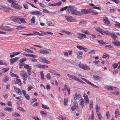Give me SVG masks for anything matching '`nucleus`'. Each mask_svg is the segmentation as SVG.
Returning a JSON list of instances; mask_svg holds the SVG:
<instances>
[{"mask_svg": "<svg viewBox=\"0 0 120 120\" xmlns=\"http://www.w3.org/2000/svg\"><path fill=\"white\" fill-rule=\"evenodd\" d=\"M20 75L24 81H25L27 79L28 76L26 72L23 70L21 71L20 72Z\"/></svg>", "mask_w": 120, "mask_h": 120, "instance_id": "1", "label": "nucleus"}, {"mask_svg": "<svg viewBox=\"0 0 120 120\" xmlns=\"http://www.w3.org/2000/svg\"><path fill=\"white\" fill-rule=\"evenodd\" d=\"M71 11V14L74 15H80V12L76 10V8L75 7H74V8H73Z\"/></svg>", "mask_w": 120, "mask_h": 120, "instance_id": "2", "label": "nucleus"}, {"mask_svg": "<svg viewBox=\"0 0 120 120\" xmlns=\"http://www.w3.org/2000/svg\"><path fill=\"white\" fill-rule=\"evenodd\" d=\"M11 8L17 9H20L22 8V7L19 5L18 3L14 2L11 4Z\"/></svg>", "mask_w": 120, "mask_h": 120, "instance_id": "3", "label": "nucleus"}, {"mask_svg": "<svg viewBox=\"0 0 120 120\" xmlns=\"http://www.w3.org/2000/svg\"><path fill=\"white\" fill-rule=\"evenodd\" d=\"M65 18L67 21L68 22H76V20L73 17L68 16H65Z\"/></svg>", "mask_w": 120, "mask_h": 120, "instance_id": "4", "label": "nucleus"}, {"mask_svg": "<svg viewBox=\"0 0 120 120\" xmlns=\"http://www.w3.org/2000/svg\"><path fill=\"white\" fill-rule=\"evenodd\" d=\"M81 79L85 81L86 83H87L88 84H89L90 85H91V86H92L94 87L95 88H99V87L98 86L94 85V84H93L92 83H91V82L88 81L86 79H85L83 78H81Z\"/></svg>", "mask_w": 120, "mask_h": 120, "instance_id": "5", "label": "nucleus"}, {"mask_svg": "<svg viewBox=\"0 0 120 120\" xmlns=\"http://www.w3.org/2000/svg\"><path fill=\"white\" fill-rule=\"evenodd\" d=\"M49 72L52 74L55 75H58L59 77L61 75L59 74L55 71L52 69H50L49 71Z\"/></svg>", "mask_w": 120, "mask_h": 120, "instance_id": "6", "label": "nucleus"}, {"mask_svg": "<svg viewBox=\"0 0 120 120\" xmlns=\"http://www.w3.org/2000/svg\"><path fill=\"white\" fill-rule=\"evenodd\" d=\"M79 98L80 99V100H79V104L82 108H83L84 103V100L80 96Z\"/></svg>", "mask_w": 120, "mask_h": 120, "instance_id": "7", "label": "nucleus"}, {"mask_svg": "<svg viewBox=\"0 0 120 120\" xmlns=\"http://www.w3.org/2000/svg\"><path fill=\"white\" fill-rule=\"evenodd\" d=\"M0 29L5 31H10L11 30V28L8 26H5L4 28L2 27H0Z\"/></svg>", "mask_w": 120, "mask_h": 120, "instance_id": "8", "label": "nucleus"}, {"mask_svg": "<svg viewBox=\"0 0 120 120\" xmlns=\"http://www.w3.org/2000/svg\"><path fill=\"white\" fill-rule=\"evenodd\" d=\"M106 87L107 88L110 90H118V88L116 87L112 86H106Z\"/></svg>", "mask_w": 120, "mask_h": 120, "instance_id": "9", "label": "nucleus"}, {"mask_svg": "<svg viewBox=\"0 0 120 120\" xmlns=\"http://www.w3.org/2000/svg\"><path fill=\"white\" fill-rule=\"evenodd\" d=\"M83 97H84L85 102L86 103V105L89 103V99L88 98V95H86L85 96V94H83Z\"/></svg>", "mask_w": 120, "mask_h": 120, "instance_id": "10", "label": "nucleus"}, {"mask_svg": "<svg viewBox=\"0 0 120 120\" xmlns=\"http://www.w3.org/2000/svg\"><path fill=\"white\" fill-rule=\"evenodd\" d=\"M14 89L16 92L19 95H21L22 94L19 88L15 86H14Z\"/></svg>", "mask_w": 120, "mask_h": 120, "instance_id": "11", "label": "nucleus"}, {"mask_svg": "<svg viewBox=\"0 0 120 120\" xmlns=\"http://www.w3.org/2000/svg\"><path fill=\"white\" fill-rule=\"evenodd\" d=\"M103 21L106 24V25H109L110 24L109 21L107 17L106 16L104 18Z\"/></svg>", "mask_w": 120, "mask_h": 120, "instance_id": "12", "label": "nucleus"}, {"mask_svg": "<svg viewBox=\"0 0 120 120\" xmlns=\"http://www.w3.org/2000/svg\"><path fill=\"white\" fill-rule=\"evenodd\" d=\"M94 28L98 32L100 33L101 34H104L102 30L99 27H95Z\"/></svg>", "mask_w": 120, "mask_h": 120, "instance_id": "13", "label": "nucleus"}, {"mask_svg": "<svg viewBox=\"0 0 120 120\" xmlns=\"http://www.w3.org/2000/svg\"><path fill=\"white\" fill-rule=\"evenodd\" d=\"M93 77L94 79L96 80L101 81L102 80V78L101 77L97 75H94Z\"/></svg>", "mask_w": 120, "mask_h": 120, "instance_id": "14", "label": "nucleus"}, {"mask_svg": "<svg viewBox=\"0 0 120 120\" xmlns=\"http://www.w3.org/2000/svg\"><path fill=\"white\" fill-rule=\"evenodd\" d=\"M19 59V58L17 57H16L14 58L11 59L10 60L11 63L12 64H13L14 62H16Z\"/></svg>", "mask_w": 120, "mask_h": 120, "instance_id": "15", "label": "nucleus"}, {"mask_svg": "<svg viewBox=\"0 0 120 120\" xmlns=\"http://www.w3.org/2000/svg\"><path fill=\"white\" fill-rule=\"evenodd\" d=\"M39 59H40V61L41 62H42L44 63L47 64H49L50 63V62L49 61L46 60L45 58L43 59L41 58H39Z\"/></svg>", "mask_w": 120, "mask_h": 120, "instance_id": "16", "label": "nucleus"}, {"mask_svg": "<svg viewBox=\"0 0 120 120\" xmlns=\"http://www.w3.org/2000/svg\"><path fill=\"white\" fill-rule=\"evenodd\" d=\"M67 76L69 78L75 80H78L77 78L75 76L72 75H71L68 74H67Z\"/></svg>", "mask_w": 120, "mask_h": 120, "instance_id": "17", "label": "nucleus"}, {"mask_svg": "<svg viewBox=\"0 0 120 120\" xmlns=\"http://www.w3.org/2000/svg\"><path fill=\"white\" fill-rule=\"evenodd\" d=\"M80 97H81L80 95L78 94L77 93L75 94L74 96V100H80V99L79 97H80Z\"/></svg>", "mask_w": 120, "mask_h": 120, "instance_id": "18", "label": "nucleus"}, {"mask_svg": "<svg viewBox=\"0 0 120 120\" xmlns=\"http://www.w3.org/2000/svg\"><path fill=\"white\" fill-rule=\"evenodd\" d=\"M30 14H33V15H41V13L39 11H34L31 12L30 13Z\"/></svg>", "mask_w": 120, "mask_h": 120, "instance_id": "19", "label": "nucleus"}, {"mask_svg": "<svg viewBox=\"0 0 120 120\" xmlns=\"http://www.w3.org/2000/svg\"><path fill=\"white\" fill-rule=\"evenodd\" d=\"M39 52L43 54H47L49 53V52L48 51L42 49L39 50Z\"/></svg>", "mask_w": 120, "mask_h": 120, "instance_id": "20", "label": "nucleus"}, {"mask_svg": "<svg viewBox=\"0 0 120 120\" xmlns=\"http://www.w3.org/2000/svg\"><path fill=\"white\" fill-rule=\"evenodd\" d=\"M115 115L116 118L118 117L120 115L119 111L118 109H117L115 111Z\"/></svg>", "mask_w": 120, "mask_h": 120, "instance_id": "21", "label": "nucleus"}, {"mask_svg": "<svg viewBox=\"0 0 120 120\" xmlns=\"http://www.w3.org/2000/svg\"><path fill=\"white\" fill-rule=\"evenodd\" d=\"M4 110L6 111H8L9 112H11L13 111V109L12 108H11L10 107H5L4 109Z\"/></svg>", "mask_w": 120, "mask_h": 120, "instance_id": "22", "label": "nucleus"}, {"mask_svg": "<svg viewBox=\"0 0 120 120\" xmlns=\"http://www.w3.org/2000/svg\"><path fill=\"white\" fill-rule=\"evenodd\" d=\"M110 35L111 36V38L114 40H116L117 38L116 36L114 33H111Z\"/></svg>", "mask_w": 120, "mask_h": 120, "instance_id": "23", "label": "nucleus"}, {"mask_svg": "<svg viewBox=\"0 0 120 120\" xmlns=\"http://www.w3.org/2000/svg\"><path fill=\"white\" fill-rule=\"evenodd\" d=\"M67 8H66L68 12L71 11V10L73 9V8H74V7L71 6H66Z\"/></svg>", "mask_w": 120, "mask_h": 120, "instance_id": "24", "label": "nucleus"}, {"mask_svg": "<svg viewBox=\"0 0 120 120\" xmlns=\"http://www.w3.org/2000/svg\"><path fill=\"white\" fill-rule=\"evenodd\" d=\"M90 67L86 64H84V67L82 68L83 69L85 70H89L90 69Z\"/></svg>", "mask_w": 120, "mask_h": 120, "instance_id": "25", "label": "nucleus"}, {"mask_svg": "<svg viewBox=\"0 0 120 120\" xmlns=\"http://www.w3.org/2000/svg\"><path fill=\"white\" fill-rule=\"evenodd\" d=\"M81 11L82 13L84 14H87L88 13V10L87 9H82Z\"/></svg>", "mask_w": 120, "mask_h": 120, "instance_id": "26", "label": "nucleus"}, {"mask_svg": "<svg viewBox=\"0 0 120 120\" xmlns=\"http://www.w3.org/2000/svg\"><path fill=\"white\" fill-rule=\"evenodd\" d=\"M0 9L5 11H6L8 9V8L7 7L2 6H1Z\"/></svg>", "mask_w": 120, "mask_h": 120, "instance_id": "27", "label": "nucleus"}, {"mask_svg": "<svg viewBox=\"0 0 120 120\" xmlns=\"http://www.w3.org/2000/svg\"><path fill=\"white\" fill-rule=\"evenodd\" d=\"M112 43L116 46H120V42L119 41L113 42Z\"/></svg>", "mask_w": 120, "mask_h": 120, "instance_id": "28", "label": "nucleus"}, {"mask_svg": "<svg viewBox=\"0 0 120 120\" xmlns=\"http://www.w3.org/2000/svg\"><path fill=\"white\" fill-rule=\"evenodd\" d=\"M41 76V78L43 80L44 79V76L43 72L42 71H41L40 72Z\"/></svg>", "mask_w": 120, "mask_h": 120, "instance_id": "29", "label": "nucleus"}, {"mask_svg": "<svg viewBox=\"0 0 120 120\" xmlns=\"http://www.w3.org/2000/svg\"><path fill=\"white\" fill-rule=\"evenodd\" d=\"M33 32L34 33V36L35 35H39L40 36H43V35L41 34L39 32L35 31H33Z\"/></svg>", "mask_w": 120, "mask_h": 120, "instance_id": "30", "label": "nucleus"}, {"mask_svg": "<svg viewBox=\"0 0 120 120\" xmlns=\"http://www.w3.org/2000/svg\"><path fill=\"white\" fill-rule=\"evenodd\" d=\"M81 31L82 32L85 34L87 35L90 34V33L87 30H82Z\"/></svg>", "mask_w": 120, "mask_h": 120, "instance_id": "31", "label": "nucleus"}, {"mask_svg": "<svg viewBox=\"0 0 120 120\" xmlns=\"http://www.w3.org/2000/svg\"><path fill=\"white\" fill-rule=\"evenodd\" d=\"M1 70L3 72H5L8 71L9 68H2Z\"/></svg>", "mask_w": 120, "mask_h": 120, "instance_id": "32", "label": "nucleus"}, {"mask_svg": "<svg viewBox=\"0 0 120 120\" xmlns=\"http://www.w3.org/2000/svg\"><path fill=\"white\" fill-rule=\"evenodd\" d=\"M93 107V102L92 101H90L89 103V109L90 110H91L92 109Z\"/></svg>", "mask_w": 120, "mask_h": 120, "instance_id": "33", "label": "nucleus"}, {"mask_svg": "<svg viewBox=\"0 0 120 120\" xmlns=\"http://www.w3.org/2000/svg\"><path fill=\"white\" fill-rule=\"evenodd\" d=\"M104 34H102V35H104L105 34L106 35H110L111 33L107 30L105 31L104 32L103 31Z\"/></svg>", "mask_w": 120, "mask_h": 120, "instance_id": "34", "label": "nucleus"}, {"mask_svg": "<svg viewBox=\"0 0 120 120\" xmlns=\"http://www.w3.org/2000/svg\"><path fill=\"white\" fill-rule=\"evenodd\" d=\"M97 41L100 45L102 44V45H104L106 44V42H104L103 40H97Z\"/></svg>", "mask_w": 120, "mask_h": 120, "instance_id": "35", "label": "nucleus"}, {"mask_svg": "<svg viewBox=\"0 0 120 120\" xmlns=\"http://www.w3.org/2000/svg\"><path fill=\"white\" fill-rule=\"evenodd\" d=\"M100 109V107L98 105H96L95 106V109L97 113H99V112Z\"/></svg>", "mask_w": 120, "mask_h": 120, "instance_id": "36", "label": "nucleus"}, {"mask_svg": "<svg viewBox=\"0 0 120 120\" xmlns=\"http://www.w3.org/2000/svg\"><path fill=\"white\" fill-rule=\"evenodd\" d=\"M16 80L17 83L19 85L21 86V85L22 83L20 80L16 78Z\"/></svg>", "mask_w": 120, "mask_h": 120, "instance_id": "37", "label": "nucleus"}, {"mask_svg": "<svg viewBox=\"0 0 120 120\" xmlns=\"http://www.w3.org/2000/svg\"><path fill=\"white\" fill-rule=\"evenodd\" d=\"M102 58H107L108 59L109 58V56L108 55L106 54L105 53H104L102 56Z\"/></svg>", "mask_w": 120, "mask_h": 120, "instance_id": "38", "label": "nucleus"}, {"mask_svg": "<svg viewBox=\"0 0 120 120\" xmlns=\"http://www.w3.org/2000/svg\"><path fill=\"white\" fill-rule=\"evenodd\" d=\"M95 52V50L93 49L90 50L88 52V54H94Z\"/></svg>", "mask_w": 120, "mask_h": 120, "instance_id": "39", "label": "nucleus"}, {"mask_svg": "<svg viewBox=\"0 0 120 120\" xmlns=\"http://www.w3.org/2000/svg\"><path fill=\"white\" fill-rule=\"evenodd\" d=\"M13 116L18 117L20 116V115L16 112L13 113L12 115Z\"/></svg>", "mask_w": 120, "mask_h": 120, "instance_id": "40", "label": "nucleus"}, {"mask_svg": "<svg viewBox=\"0 0 120 120\" xmlns=\"http://www.w3.org/2000/svg\"><path fill=\"white\" fill-rule=\"evenodd\" d=\"M42 107L45 109H49V107L45 105L42 104Z\"/></svg>", "mask_w": 120, "mask_h": 120, "instance_id": "41", "label": "nucleus"}, {"mask_svg": "<svg viewBox=\"0 0 120 120\" xmlns=\"http://www.w3.org/2000/svg\"><path fill=\"white\" fill-rule=\"evenodd\" d=\"M62 31L63 32H64L67 35H70L71 34V33L70 32L67 31H65V30H62Z\"/></svg>", "mask_w": 120, "mask_h": 120, "instance_id": "42", "label": "nucleus"}, {"mask_svg": "<svg viewBox=\"0 0 120 120\" xmlns=\"http://www.w3.org/2000/svg\"><path fill=\"white\" fill-rule=\"evenodd\" d=\"M23 50L24 51H26L28 52L33 53V52L31 51V50L28 49H23Z\"/></svg>", "mask_w": 120, "mask_h": 120, "instance_id": "43", "label": "nucleus"}, {"mask_svg": "<svg viewBox=\"0 0 120 120\" xmlns=\"http://www.w3.org/2000/svg\"><path fill=\"white\" fill-rule=\"evenodd\" d=\"M98 119L99 120H101L102 118L101 115L100 113H97Z\"/></svg>", "mask_w": 120, "mask_h": 120, "instance_id": "44", "label": "nucleus"}, {"mask_svg": "<svg viewBox=\"0 0 120 120\" xmlns=\"http://www.w3.org/2000/svg\"><path fill=\"white\" fill-rule=\"evenodd\" d=\"M77 48L80 50H83L85 49V48H84L83 46L80 45H77L76 46Z\"/></svg>", "mask_w": 120, "mask_h": 120, "instance_id": "45", "label": "nucleus"}, {"mask_svg": "<svg viewBox=\"0 0 120 120\" xmlns=\"http://www.w3.org/2000/svg\"><path fill=\"white\" fill-rule=\"evenodd\" d=\"M35 17L34 16H33L31 19V22L32 23H35Z\"/></svg>", "mask_w": 120, "mask_h": 120, "instance_id": "46", "label": "nucleus"}, {"mask_svg": "<svg viewBox=\"0 0 120 120\" xmlns=\"http://www.w3.org/2000/svg\"><path fill=\"white\" fill-rule=\"evenodd\" d=\"M41 114L44 117H45L46 116V112L45 111H41Z\"/></svg>", "mask_w": 120, "mask_h": 120, "instance_id": "47", "label": "nucleus"}, {"mask_svg": "<svg viewBox=\"0 0 120 120\" xmlns=\"http://www.w3.org/2000/svg\"><path fill=\"white\" fill-rule=\"evenodd\" d=\"M86 36L84 34H82V37L79 36L78 38L81 39H82L83 38H86Z\"/></svg>", "mask_w": 120, "mask_h": 120, "instance_id": "48", "label": "nucleus"}, {"mask_svg": "<svg viewBox=\"0 0 120 120\" xmlns=\"http://www.w3.org/2000/svg\"><path fill=\"white\" fill-rule=\"evenodd\" d=\"M46 78L48 80H50L51 78V77L50 75V74L49 73L47 74Z\"/></svg>", "mask_w": 120, "mask_h": 120, "instance_id": "49", "label": "nucleus"}, {"mask_svg": "<svg viewBox=\"0 0 120 120\" xmlns=\"http://www.w3.org/2000/svg\"><path fill=\"white\" fill-rule=\"evenodd\" d=\"M86 22L84 21H80L79 23V24L81 25H84L86 24Z\"/></svg>", "mask_w": 120, "mask_h": 120, "instance_id": "50", "label": "nucleus"}, {"mask_svg": "<svg viewBox=\"0 0 120 120\" xmlns=\"http://www.w3.org/2000/svg\"><path fill=\"white\" fill-rule=\"evenodd\" d=\"M26 60V59L25 58H22L21 59L19 60V62L20 63H22L23 62L25 61Z\"/></svg>", "mask_w": 120, "mask_h": 120, "instance_id": "51", "label": "nucleus"}, {"mask_svg": "<svg viewBox=\"0 0 120 120\" xmlns=\"http://www.w3.org/2000/svg\"><path fill=\"white\" fill-rule=\"evenodd\" d=\"M0 65H5L6 66H7V64L1 60H0Z\"/></svg>", "mask_w": 120, "mask_h": 120, "instance_id": "52", "label": "nucleus"}, {"mask_svg": "<svg viewBox=\"0 0 120 120\" xmlns=\"http://www.w3.org/2000/svg\"><path fill=\"white\" fill-rule=\"evenodd\" d=\"M8 78L6 76H5L3 79V81L4 82H6L8 80Z\"/></svg>", "mask_w": 120, "mask_h": 120, "instance_id": "53", "label": "nucleus"}, {"mask_svg": "<svg viewBox=\"0 0 120 120\" xmlns=\"http://www.w3.org/2000/svg\"><path fill=\"white\" fill-rule=\"evenodd\" d=\"M84 64H83L81 63H80L78 64V66L79 67L82 69L83 67H84Z\"/></svg>", "mask_w": 120, "mask_h": 120, "instance_id": "54", "label": "nucleus"}, {"mask_svg": "<svg viewBox=\"0 0 120 120\" xmlns=\"http://www.w3.org/2000/svg\"><path fill=\"white\" fill-rule=\"evenodd\" d=\"M42 65L40 64H37L35 65V67L42 68Z\"/></svg>", "mask_w": 120, "mask_h": 120, "instance_id": "55", "label": "nucleus"}, {"mask_svg": "<svg viewBox=\"0 0 120 120\" xmlns=\"http://www.w3.org/2000/svg\"><path fill=\"white\" fill-rule=\"evenodd\" d=\"M115 26H118L120 28V23L116 22H115Z\"/></svg>", "mask_w": 120, "mask_h": 120, "instance_id": "56", "label": "nucleus"}, {"mask_svg": "<svg viewBox=\"0 0 120 120\" xmlns=\"http://www.w3.org/2000/svg\"><path fill=\"white\" fill-rule=\"evenodd\" d=\"M68 101V99L67 98L64 99V104L65 105H67V102Z\"/></svg>", "mask_w": 120, "mask_h": 120, "instance_id": "57", "label": "nucleus"}, {"mask_svg": "<svg viewBox=\"0 0 120 120\" xmlns=\"http://www.w3.org/2000/svg\"><path fill=\"white\" fill-rule=\"evenodd\" d=\"M17 109H19V110H20L22 112H25V110L24 109L22 108L19 107H18Z\"/></svg>", "mask_w": 120, "mask_h": 120, "instance_id": "58", "label": "nucleus"}, {"mask_svg": "<svg viewBox=\"0 0 120 120\" xmlns=\"http://www.w3.org/2000/svg\"><path fill=\"white\" fill-rule=\"evenodd\" d=\"M105 48L108 49H110L112 48V46L110 45H106L105 47Z\"/></svg>", "mask_w": 120, "mask_h": 120, "instance_id": "59", "label": "nucleus"}, {"mask_svg": "<svg viewBox=\"0 0 120 120\" xmlns=\"http://www.w3.org/2000/svg\"><path fill=\"white\" fill-rule=\"evenodd\" d=\"M118 65L116 63H115V64H113L112 66L114 69H115L117 68V67L118 66Z\"/></svg>", "mask_w": 120, "mask_h": 120, "instance_id": "60", "label": "nucleus"}, {"mask_svg": "<svg viewBox=\"0 0 120 120\" xmlns=\"http://www.w3.org/2000/svg\"><path fill=\"white\" fill-rule=\"evenodd\" d=\"M19 20L22 23H26V22L25 21L24 19L23 18H19Z\"/></svg>", "mask_w": 120, "mask_h": 120, "instance_id": "61", "label": "nucleus"}, {"mask_svg": "<svg viewBox=\"0 0 120 120\" xmlns=\"http://www.w3.org/2000/svg\"><path fill=\"white\" fill-rule=\"evenodd\" d=\"M64 53V56H65L68 57V54L67 52H66L64 51L63 52Z\"/></svg>", "mask_w": 120, "mask_h": 120, "instance_id": "62", "label": "nucleus"}, {"mask_svg": "<svg viewBox=\"0 0 120 120\" xmlns=\"http://www.w3.org/2000/svg\"><path fill=\"white\" fill-rule=\"evenodd\" d=\"M77 107H76L74 106H72L71 108V110L72 111H74L76 109Z\"/></svg>", "mask_w": 120, "mask_h": 120, "instance_id": "63", "label": "nucleus"}, {"mask_svg": "<svg viewBox=\"0 0 120 120\" xmlns=\"http://www.w3.org/2000/svg\"><path fill=\"white\" fill-rule=\"evenodd\" d=\"M59 119L60 120H65L66 119L65 117L62 116L60 117Z\"/></svg>", "mask_w": 120, "mask_h": 120, "instance_id": "64", "label": "nucleus"}]
</instances>
